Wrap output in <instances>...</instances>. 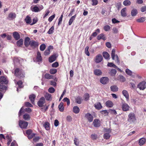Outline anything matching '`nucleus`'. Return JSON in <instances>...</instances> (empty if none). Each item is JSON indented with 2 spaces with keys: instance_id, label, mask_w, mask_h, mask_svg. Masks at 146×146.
Returning <instances> with one entry per match:
<instances>
[{
  "instance_id": "f257e3e1",
  "label": "nucleus",
  "mask_w": 146,
  "mask_h": 146,
  "mask_svg": "<svg viewBox=\"0 0 146 146\" xmlns=\"http://www.w3.org/2000/svg\"><path fill=\"white\" fill-rule=\"evenodd\" d=\"M45 103L46 101L44 98L42 97L40 98L37 103L38 106L41 108V111L44 112L48 110L49 106L45 104Z\"/></svg>"
},
{
  "instance_id": "f03ea898",
  "label": "nucleus",
  "mask_w": 146,
  "mask_h": 146,
  "mask_svg": "<svg viewBox=\"0 0 146 146\" xmlns=\"http://www.w3.org/2000/svg\"><path fill=\"white\" fill-rule=\"evenodd\" d=\"M128 121L131 123H135L136 121L135 115L133 113H130L128 115Z\"/></svg>"
},
{
  "instance_id": "7ed1b4c3",
  "label": "nucleus",
  "mask_w": 146,
  "mask_h": 146,
  "mask_svg": "<svg viewBox=\"0 0 146 146\" xmlns=\"http://www.w3.org/2000/svg\"><path fill=\"white\" fill-rule=\"evenodd\" d=\"M28 125V123L26 121L20 120L19 122V125L22 128L26 129Z\"/></svg>"
},
{
  "instance_id": "20e7f679",
  "label": "nucleus",
  "mask_w": 146,
  "mask_h": 146,
  "mask_svg": "<svg viewBox=\"0 0 146 146\" xmlns=\"http://www.w3.org/2000/svg\"><path fill=\"white\" fill-rule=\"evenodd\" d=\"M115 50L114 49H112L111 53V58L113 60H114L115 59V57L116 59V62L117 63L119 64V60L118 57L117 55H115Z\"/></svg>"
},
{
  "instance_id": "39448f33",
  "label": "nucleus",
  "mask_w": 146,
  "mask_h": 146,
  "mask_svg": "<svg viewBox=\"0 0 146 146\" xmlns=\"http://www.w3.org/2000/svg\"><path fill=\"white\" fill-rule=\"evenodd\" d=\"M16 17V14L15 13L11 12L8 15L7 17L9 20H13Z\"/></svg>"
},
{
  "instance_id": "423d86ee",
  "label": "nucleus",
  "mask_w": 146,
  "mask_h": 146,
  "mask_svg": "<svg viewBox=\"0 0 146 146\" xmlns=\"http://www.w3.org/2000/svg\"><path fill=\"white\" fill-rule=\"evenodd\" d=\"M109 79L107 77H104L101 78L100 79V82L101 83L105 84L108 83L109 81Z\"/></svg>"
},
{
  "instance_id": "0eeeda50",
  "label": "nucleus",
  "mask_w": 146,
  "mask_h": 146,
  "mask_svg": "<svg viewBox=\"0 0 146 146\" xmlns=\"http://www.w3.org/2000/svg\"><path fill=\"white\" fill-rule=\"evenodd\" d=\"M146 82L145 81H143L140 83L138 85V87L140 90H143L145 89L146 86L145 85Z\"/></svg>"
},
{
  "instance_id": "6e6552de",
  "label": "nucleus",
  "mask_w": 146,
  "mask_h": 146,
  "mask_svg": "<svg viewBox=\"0 0 146 146\" xmlns=\"http://www.w3.org/2000/svg\"><path fill=\"white\" fill-rule=\"evenodd\" d=\"M85 118L90 122H92L93 119V116L89 113H87L85 114Z\"/></svg>"
},
{
  "instance_id": "1a4fd4ad",
  "label": "nucleus",
  "mask_w": 146,
  "mask_h": 146,
  "mask_svg": "<svg viewBox=\"0 0 146 146\" xmlns=\"http://www.w3.org/2000/svg\"><path fill=\"white\" fill-rule=\"evenodd\" d=\"M103 57L101 54H98L95 57V61L97 63H99L102 61Z\"/></svg>"
},
{
  "instance_id": "9d476101",
  "label": "nucleus",
  "mask_w": 146,
  "mask_h": 146,
  "mask_svg": "<svg viewBox=\"0 0 146 146\" xmlns=\"http://www.w3.org/2000/svg\"><path fill=\"white\" fill-rule=\"evenodd\" d=\"M130 108L129 106L126 103L123 104L122 105V108L124 111H127L129 110Z\"/></svg>"
},
{
  "instance_id": "9b49d317",
  "label": "nucleus",
  "mask_w": 146,
  "mask_h": 146,
  "mask_svg": "<svg viewBox=\"0 0 146 146\" xmlns=\"http://www.w3.org/2000/svg\"><path fill=\"white\" fill-rule=\"evenodd\" d=\"M93 125L95 127H99L100 125V121L98 119H95L93 121Z\"/></svg>"
},
{
  "instance_id": "f8f14e48",
  "label": "nucleus",
  "mask_w": 146,
  "mask_h": 146,
  "mask_svg": "<svg viewBox=\"0 0 146 146\" xmlns=\"http://www.w3.org/2000/svg\"><path fill=\"white\" fill-rule=\"evenodd\" d=\"M0 82L5 84H7L8 83L6 78L3 76H0Z\"/></svg>"
},
{
  "instance_id": "ddd939ff",
  "label": "nucleus",
  "mask_w": 146,
  "mask_h": 146,
  "mask_svg": "<svg viewBox=\"0 0 146 146\" xmlns=\"http://www.w3.org/2000/svg\"><path fill=\"white\" fill-rule=\"evenodd\" d=\"M30 39L29 37H27L25 39L24 44L26 47H28L30 44Z\"/></svg>"
},
{
  "instance_id": "4468645a",
  "label": "nucleus",
  "mask_w": 146,
  "mask_h": 146,
  "mask_svg": "<svg viewBox=\"0 0 146 146\" xmlns=\"http://www.w3.org/2000/svg\"><path fill=\"white\" fill-rule=\"evenodd\" d=\"M13 36L16 40H17L19 39L20 38V35L17 32H14L13 33Z\"/></svg>"
},
{
  "instance_id": "2eb2a0df",
  "label": "nucleus",
  "mask_w": 146,
  "mask_h": 146,
  "mask_svg": "<svg viewBox=\"0 0 146 146\" xmlns=\"http://www.w3.org/2000/svg\"><path fill=\"white\" fill-rule=\"evenodd\" d=\"M117 73L116 70L114 69H111L110 70L109 74L111 76H115Z\"/></svg>"
},
{
  "instance_id": "dca6fc26",
  "label": "nucleus",
  "mask_w": 146,
  "mask_h": 146,
  "mask_svg": "<svg viewBox=\"0 0 146 146\" xmlns=\"http://www.w3.org/2000/svg\"><path fill=\"white\" fill-rule=\"evenodd\" d=\"M23 73L22 71L18 68H16L15 72V74L17 76H19Z\"/></svg>"
},
{
  "instance_id": "f3484780",
  "label": "nucleus",
  "mask_w": 146,
  "mask_h": 146,
  "mask_svg": "<svg viewBox=\"0 0 146 146\" xmlns=\"http://www.w3.org/2000/svg\"><path fill=\"white\" fill-rule=\"evenodd\" d=\"M57 56H56L55 54H53L50 56L49 58V61L50 62H52L55 61Z\"/></svg>"
},
{
  "instance_id": "a211bd4d",
  "label": "nucleus",
  "mask_w": 146,
  "mask_h": 146,
  "mask_svg": "<svg viewBox=\"0 0 146 146\" xmlns=\"http://www.w3.org/2000/svg\"><path fill=\"white\" fill-rule=\"evenodd\" d=\"M38 44V42L33 40H31L30 45L32 47H35L37 46Z\"/></svg>"
},
{
  "instance_id": "6ab92c4d",
  "label": "nucleus",
  "mask_w": 146,
  "mask_h": 146,
  "mask_svg": "<svg viewBox=\"0 0 146 146\" xmlns=\"http://www.w3.org/2000/svg\"><path fill=\"white\" fill-rule=\"evenodd\" d=\"M106 106L109 108H111L113 107V104L111 101L108 100L106 102Z\"/></svg>"
},
{
  "instance_id": "aec40b11",
  "label": "nucleus",
  "mask_w": 146,
  "mask_h": 146,
  "mask_svg": "<svg viewBox=\"0 0 146 146\" xmlns=\"http://www.w3.org/2000/svg\"><path fill=\"white\" fill-rule=\"evenodd\" d=\"M126 8H124L121 11V16L123 17H126L127 15L126 13Z\"/></svg>"
},
{
  "instance_id": "412c9836",
  "label": "nucleus",
  "mask_w": 146,
  "mask_h": 146,
  "mask_svg": "<svg viewBox=\"0 0 146 146\" xmlns=\"http://www.w3.org/2000/svg\"><path fill=\"white\" fill-rule=\"evenodd\" d=\"M36 98V96L34 94L31 95L29 96V98L33 104H34V101Z\"/></svg>"
},
{
  "instance_id": "4be33fe9",
  "label": "nucleus",
  "mask_w": 146,
  "mask_h": 146,
  "mask_svg": "<svg viewBox=\"0 0 146 146\" xmlns=\"http://www.w3.org/2000/svg\"><path fill=\"white\" fill-rule=\"evenodd\" d=\"M122 94L126 98V100L128 101L129 100V96L127 91L126 90H123L122 91Z\"/></svg>"
},
{
  "instance_id": "5701e85b",
  "label": "nucleus",
  "mask_w": 146,
  "mask_h": 146,
  "mask_svg": "<svg viewBox=\"0 0 146 146\" xmlns=\"http://www.w3.org/2000/svg\"><path fill=\"white\" fill-rule=\"evenodd\" d=\"M94 73L96 75L100 76L102 74V72L100 70L96 69L94 70Z\"/></svg>"
},
{
  "instance_id": "b1692460",
  "label": "nucleus",
  "mask_w": 146,
  "mask_h": 146,
  "mask_svg": "<svg viewBox=\"0 0 146 146\" xmlns=\"http://www.w3.org/2000/svg\"><path fill=\"white\" fill-rule=\"evenodd\" d=\"M97 38L98 40L102 39L104 40H106V38L103 34H101L97 36Z\"/></svg>"
},
{
  "instance_id": "393cba45",
  "label": "nucleus",
  "mask_w": 146,
  "mask_h": 146,
  "mask_svg": "<svg viewBox=\"0 0 146 146\" xmlns=\"http://www.w3.org/2000/svg\"><path fill=\"white\" fill-rule=\"evenodd\" d=\"M94 106L98 110H100L102 108V106L100 102L96 103L94 105Z\"/></svg>"
},
{
  "instance_id": "a878e982",
  "label": "nucleus",
  "mask_w": 146,
  "mask_h": 146,
  "mask_svg": "<svg viewBox=\"0 0 146 146\" xmlns=\"http://www.w3.org/2000/svg\"><path fill=\"white\" fill-rule=\"evenodd\" d=\"M73 111L75 113H78L79 112L80 109L78 106H75L73 108Z\"/></svg>"
},
{
  "instance_id": "bb28decb",
  "label": "nucleus",
  "mask_w": 146,
  "mask_h": 146,
  "mask_svg": "<svg viewBox=\"0 0 146 146\" xmlns=\"http://www.w3.org/2000/svg\"><path fill=\"white\" fill-rule=\"evenodd\" d=\"M58 108L59 110L61 112H62L64 110V107L63 106V103L62 102H61L58 106Z\"/></svg>"
},
{
  "instance_id": "cd10ccee",
  "label": "nucleus",
  "mask_w": 146,
  "mask_h": 146,
  "mask_svg": "<svg viewBox=\"0 0 146 146\" xmlns=\"http://www.w3.org/2000/svg\"><path fill=\"white\" fill-rule=\"evenodd\" d=\"M146 139L144 138H142L140 139L139 141V144L140 145H143L145 143Z\"/></svg>"
},
{
  "instance_id": "c85d7f7f",
  "label": "nucleus",
  "mask_w": 146,
  "mask_h": 146,
  "mask_svg": "<svg viewBox=\"0 0 146 146\" xmlns=\"http://www.w3.org/2000/svg\"><path fill=\"white\" fill-rule=\"evenodd\" d=\"M103 56L104 58L107 59H109L110 58V55L106 52H104L103 53Z\"/></svg>"
},
{
  "instance_id": "c756f323",
  "label": "nucleus",
  "mask_w": 146,
  "mask_h": 146,
  "mask_svg": "<svg viewBox=\"0 0 146 146\" xmlns=\"http://www.w3.org/2000/svg\"><path fill=\"white\" fill-rule=\"evenodd\" d=\"M6 87L3 84H0V91L3 92L6 89Z\"/></svg>"
},
{
  "instance_id": "7c9ffc66",
  "label": "nucleus",
  "mask_w": 146,
  "mask_h": 146,
  "mask_svg": "<svg viewBox=\"0 0 146 146\" xmlns=\"http://www.w3.org/2000/svg\"><path fill=\"white\" fill-rule=\"evenodd\" d=\"M36 59L38 61H40L42 60L41 54L39 52H37Z\"/></svg>"
},
{
  "instance_id": "2f4dec72",
  "label": "nucleus",
  "mask_w": 146,
  "mask_h": 146,
  "mask_svg": "<svg viewBox=\"0 0 146 146\" xmlns=\"http://www.w3.org/2000/svg\"><path fill=\"white\" fill-rule=\"evenodd\" d=\"M110 89L111 91L113 92H117L118 90V88L116 86H111Z\"/></svg>"
},
{
  "instance_id": "473e14b6",
  "label": "nucleus",
  "mask_w": 146,
  "mask_h": 146,
  "mask_svg": "<svg viewBox=\"0 0 146 146\" xmlns=\"http://www.w3.org/2000/svg\"><path fill=\"white\" fill-rule=\"evenodd\" d=\"M44 96L46 100H50L51 99V95L50 94L48 93H46L45 94Z\"/></svg>"
},
{
  "instance_id": "72a5a7b5",
  "label": "nucleus",
  "mask_w": 146,
  "mask_h": 146,
  "mask_svg": "<svg viewBox=\"0 0 146 146\" xmlns=\"http://www.w3.org/2000/svg\"><path fill=\"white\" fill-rule=\"evenodd\" d=\"M23 40L21 38L17 42V44L18 46H21L23 45Z\"/></svg>"
},
{
  "instance_id": "f704fd0d",
  "label": "nucleus",
  "mask_w": 146,
  "mask_h": 146,
  "mask_svg": "<svg viewBox=\"0 0 146 146\" xmlns=\"http://www.w3.org/2000/svg\"><path fill=\"white\" fill-rule=\"evenodd\" d=\"M25 20L27 24H30L31 22V17L27 16L25 19Z\"/></svg>"
},
{
  "instance_id": "c9c22d12",
  "label": "nucleus",
  "mask_w": 146,
  "mask_h": 146,
  "mask_svg": "<svg viewBox=\"0 0 146 146\" xmlns=\"http://www.w3.org/2000/svg\"><path fill=\"white\" fill-rule=\"evenodd\" d=\"M76 17V15H74L72 16L70 19L69 22V25H71L72 24V23L73 21L75 20V18Z\"/></svg>"
},
{
  "instance_id": "e433bc0d",
  "label": "nucleus",
  "mask_w": 146,
  "mask_h": 146,
  "mask_svg": "<svg viewBox=\"0 0 146 146\" xmlns=\"http://www.w3.org/2000/svg\"><path fill=\"white\" fill-rule=\"evenodd\" d=\"M49 123L48 122H46L44 123V126L45 127L46 129L47 130H49L50 129V127L49 126Z\"/></svg>"
},
{
  "instance_id": "4c0bfd02",
  "label": "nucleus",
  "mask_w": 146,
  "mask_h": 146,
  "mask_svg": "<svg viewBox=\"0 0 146 146\" xmlns=\"http://www.w3.org/2000/svg\"><path fill=\"white\" fill-rule=\"evenodd\" d=\"M44 77L46 79H50L52 78L53 76L49 74L46 73Z\"/></svg>"
},
{
  "instance_id": "58836bf2",
  "label": "nucleus",
  "mask_w": 146,
  "mask_h": 146,
  "mask_svg": "<svg viewBox=\"0 0 146 146\" xmlns=\"http://www.w3.org/2000/svg\"><path fill=\"white\" fill-rule=\"evenodd\" d=\"M145 20V17H141L137 19V21L138 23H142L144 22Z\"/></svg>"
},
{
  "instance_id": "ea45409f",
  "label": "nucleus",
  "mask_w": 146,
  "mask_h": 146,
  "mask_svg": "<svg viewBox=\"0 0 146 146\" xmlns=\"http://www.w3.org/2000/svg\"><path fill=\"white\" fill-rule=\"evenodd\" d=\"M118 80L122 82H123L125 80V78L122 76H119L118 77Z\"/></svg>"
},
{
  "instance_id": "a19ab883",
  "label": "nucleus",
  "mask_w": 146,
  "mask_h": 146,
  "mask_svg": "<svg viewBox=\"0 0 146 146\" xmlns=\"http://www.w3.org/2000/svg\"><path fill=\"white\" fill-rule=\"evenodd\" d=\"M137 10L136 9H133L131 11V15L132 16H135L137 14Z\"/></svg>"
},
{
  "instance_id": "79ce46f5",
  "label": "nucleus",
  "mask_w": 146,
  "mask_h": 146,
  "mask_svg": "<svg viewBox=\"0 0 146 146\" xmlns=\"http://www.w3.org/2000/svg\"><path fill=\"white\" fill-rule=\"evenodd\" d=\"M123 4L125 6H127L130 5L131 4V2L130 1L127 0L123 2Z\"/></svg>"
},
{
  "instance_id": "37998d69",
  "label": "nucleus",
  "mask_w": 146,
  "mask_h": 146,
  "mask_svg": "<svg viewBox=\"0 0 146 146\" xmlns=\"http://www.w3.org/2000/svg\"><path fill=\"white\" fill-rule=\"evenodd\" d=\"M23 118L26 120H28L30 119V116L29 114L26 113L23 115Z\"/></svg>"
},
{
  "instance_id": "c03bdc74",
  "label": "nucleus",
  "mask_w": 146,
  "mask_h": 146,
  "mask_svg": "<svg viewBox=\"0 0 146 146\" xmlns=\"http://www.w3.org/2000/svg\"><path fill=\"white\" fill-rule=\"evenodd\" d=\"M31 10L33 11H34L35 12L40 11L39 8L36 6H35L33 9H32Z\"/></svg>"
},
{
  "instance_id": "a18cd8bd",
  "label": "nucleus",
  "mask_w": 146,
  "mask_h": 146,
  "mask_svg": "<svg viewBox=\"0 0 146 146\" xmlns=\"http://www.w3.org/2000/svg\"><path fill=\"white\" fill-rule=\"evenodd\" d=\"M108 66L112 67L114 68H117V66L111 62L108 63Z\"/></svg>"
},
{
  "instance_id": "49530a36",
  "label": "nucleus",
  "mask_w": 146,
  "mask_h": 146,
  "mask_svg": "<svg viewBox=\"0 0 146 146\" xmlns=\"http://www.w3.org/2000/svg\"><path fill=\"white\" fill-rule=\"evenodd\" d=\"M57 70L56 69L52 68L50 70V73L51 74H54L56 73Z\"/></svg>"
},
{
  "instance_id": "de8ad7c7",
  "label": "nucleus",
  "mask_w": 146,
  "mask_h": 146,
  "mask_svg": "<svg viewBox=\"0 0 146 146\" xmlns=\"http://www.w3.org/2000/svg\"><path fill=\"white\" fill-rule=\"evenodd\" d=\"M110 28V27L108 25H106L104 27V29L107 31H109Z\"/></svg>"
},
{
  "instance_id": "09e8293b",
  "label": "nucleus",
  "mask_w": 146,
  "mask_h": 146,
  "mask_svg": "<svg viewBox=\"0 0 146 146\" xmlns=\"http://www.w3.org/2000/svg\"><path fill=\"white\" fill-rule=\"evenodd\" d=\"M125 72L129 76H131L132 74V72L128 69L126 70Z\"/></svg>"
},
{
  "instance_id": "8fccbe9b",
  "label": "nucleus",
  "mask_w": 146,
  "mask_h": 146,
  "mask_svg": "<svg viewBox=\"0 0 146 146\" xmlns=\"http://www.w3.org/2000/svg\"><path fill=\"white\" fill-rule=\"evenodd\" d=\"M82 101L81 98L79 97H78L76 99V102L78 104H80Z\"/></svg>"
},
{
  "instance_id": "3c124183",
  "label": "nucleus",
  "mask_w": 146,
  "mask_h": 146,
  "mask_svg": "<svg viewBox=\"0 0 146 146\" xmlns=\"http://www.w3.org/2000/svg\"><path fill=\"white\" fill-rule=\"evenodd\" d=\"M54 30V27L53 26H52L49 29V31H48L47 33L48 34H51L53 33V30Z\"/></svg>"
},
{
  "instance_id": "603ef678",
  "label": "nucleus",
  "mask_w": 146,
  "mask_h": 146,
  "mask_svg": "<svg viewBox=\"0 0 146 146\" xmlns=\"http://www.w3.org/2000/svg\"><path fill=\"white\" fill-rule=\"evenodd\" d=\"M46 48V46L44 44H42L40 46V49L41 51H43Z\"/></svg>"
},
{
  "instance_id": "864d4df0",
  "label": "nucleus",
  "mask_w": 146,
  "mask_h": 146,
  "mask_svg": "<svg viewBox=\"0 0 146 146\" xmlns=\"http://www.w3.org/2000/svg\"><path fill=\"white\" fill-rule=\"evenodd\" d=\"M89 47L88 46L86 47L85 48V53L88 56H89L90 54L88 50Z\"/></svg>"
},
{
  "instance_id": "5fc2aeb1",
  "label": "nucleus",
  "mask_w": 146,
  "mask_h": 146,
  "mask_svg": "<svg viewBox=\"0 0 146 146\" xmlns=\"http://www.w3.org/2000/svg\"><path fill=\"white\" fill-rule=\"evenodd\" d=\"M89 95L88 93H86L84 95V98L86 100H89Z\"/></svg>"
},
{
  "instance_id": "6e6d98bb",
  "label": "nucleus",
  "mask_w": 146,
  "mask_h": 146,
  "mask_svg": "<svg viewBox=\"0 0 146 146\" xmlns=\"http://www.w3.org/2000/svg\"><path fill=\"white\" fill-rule=\"evenodd\" d=\"M59 64L57 62H55L52 64V67L54 68H56L58 66Z\"/></svg>"
},
{
  "instance_id": "4d7b16f0",
  "label": "nucleus",
  "mask_w": 146,
  "mask_h": 146,
  "mask_svg": "<svg viewBox=\"0 0 146 146\" xmlns=\"http://www.w3.org/2000/svg\"><path fill=\"white\" fill-rule=\"evenodd\" d=\"M55 17V14H54L52 16L50 17L48 19V21L50 22H51L53 20V19H54V18Z\"/></svg>"
},
{
  "instance_id": "13d9d810",
  "label": "nucleus",
  "mask_w": 146,
  "mask_h": 146,
  "mask_svg": "<svg viewBox=\"0 0 146 146\" xmlns=\"http://www.w3.org/2000/svg\"><path fill=\"white\" fill-rule=\"evenodd\" d=\"M63 17V14H62L59 19V22L58 24V25H59L61 23L62 21Z\"/></svg>"
},
{
  "instance_id": "bf43d9fd",
  "label": "nucleus",
  "mask_w": 146,
  "mask_h": 146,
  "mask_svg": "<svg viewBox=\"0 0 146 146\" xmlns=\"http://www.w3.org/2000/svg\"><path fill=\"white\" fill-rule=\"evenodd\" d=\"M110 135L108 133H106L104 135V137L105 139H108L110 138Z\"/></svg>"
},
{
  "instance_id": "052dcab7",
  "label": "nucleus",
  "mask_w": 146,
  "mask_h": 146,
  "mask_svg": "<svg viewBox=\"0 0 146 146\" xmlns=\"http://www.w3.org/2000/svg\"><path fill=\"white\" fill-rule=\"evenodd\" d=\"M55 91L53 87H51L48 89V92L50 93H53Z\"/></svg>"
},
{
  "instance_id": "680f3d73",
  "label": "nucleus",
  "mask_w": 146,
  "mask_h": 146,
  "mask_svg": "<svg viewBox=\"0 0 146 146\" xmlns=\"http://www.w3.org/2000/svg\"><path fill=\"white\" fill-rule=\"evenodd\" d=\"M91 138L93 139H95L97 138V136L95 134H92L91 135Z\"/></svg>"
},
{
  "instance_id": "e2e57ef3",
  "label": "nucleus",
  "mask_w": 146,
  "mask_h": 146,
  "mask_svg": "<svg viewBox=\"0 0 146 146\" xmlns=\"http://www.w3.org/2000/svg\"><path fill=\"white\" fill-rule=\"evenodd\" d=\"M26 134L29 135L32 133V131L31 129H28L26 131Z\"/></svg>"
},
{
  "instance_id": "0e129e2a",
  "label": "nucleus",
  "mask_w": 146,
  "mask_h": 146,
  "mask_svg": "<svg viewBox=\"0 0 146 146\" xmlns=\"http://www.w3.org/2000/svg\"><path fill=\"white\" fill-rule=\"evenodd\" d=\"M35 134L34 133H31L28 136V137L29 139H32L34 136H35Z\"/></svg>"
},
{
  "instance_id": "69168bd1",
  "label": "nucleus",
  "mask_w": 146,
  "mask_h": 146,
  "mask_svg": "<svg viewBox=\"0 0 146 146\" xmlns=\"http://www.w3.org/2000/svg\"><path fill=\"white\" fill-rule=\"evenodd\" d=\"M50 53V51L49 50L47 49L44 52V54L45 55H49Z\"/></svg>"
},
{
  "instance_id": "338daca9",
  "label": "nucleus",
  "mask_w": 146,
  "mask_h": 146,
  "mask_svg": "<svg viewBox=\"0 0 146 146\" xmlns=\"http://www.w3.org/2000/svg\"><path fill=\"white\" fill-rule=\"evenodd\" d=\"M25 105L27 107H32L33 106V105H31L29 102H26L25 103Z\"/></svg>"
},
{
  "instance_id": "774afa93",
  "label": "nucleus",
  "mask_w": 146,
  "mask_h": 146,
  "mask_svg": "<svg viewBox=\"0 0 146 146\" xmlns=\"http://www.w3.org/2000/svg\"><path fill=\"white\" fill-rule=\"evenodd\" d=\"M17 84L19 85V87L21 88L22 87V82L21 81H19L17 82Z\"/></svg>"
}]
</instances>
